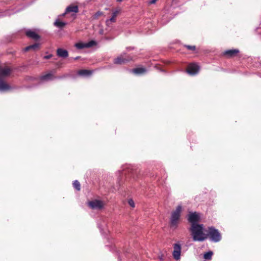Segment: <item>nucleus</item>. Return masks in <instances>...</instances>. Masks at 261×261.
Instances as JSON below:
<instances>
[{"mask_svg": "<svg viewBox=\"0 0 261 261\" xmlns=\"http://www.w3.org/2000/svg\"><path fill=\"white\" fill-rule=\"evenodd\" d=\"M80 58V57H76L74 58V60H77L78 59Z\"/></svg>", "mask_w": 261, "mask_h": 261, "instance_id": "nucleus-29", "label": "nucleus"}, {"mask_svg": "<svg viewBox=\"0 0 261 261\" xmlns=\"http://www.w3.org/2000/svg\"><path fill=\"white\" fill-rule=\"evenodd\" d=\"M199 70V66L195 63H192L189 65L187 72L191 75L196 74Z\"/></svg>", "mask_w": 261, "mask_h": 261, "instance_id": "nucleus-9", "label": "nucleus"}, {"mask_svg": "<svg viewBox=\"0 0 261 261\" xmlns=\"http://www.w3.org/2000/svg\"><path fill=\"white\" fill-rule=\"evenodd\" d=\"M132 58L126 56L125 54L121 55L114 60V63L116 64H124L132 60Z\"/></svg>", "mask_w": 261, "mask_h": 261, "instance_id": "nucleus-7", "label": "nucleus"}, {"mask_svg": "<svg viewBox=\"0 0 261 261\" xmlns=\"http://www.w3.org/2000/svg\"><path fill=\"white\" fill-rule=\"evenodd\" d=\"M79 11V8L77 6L70 5L67 7L65 12L62 14V16H65L67 13L70 12H74L76 13Z\"/></svg>", "mask_w": 261, "mask_h": 261, "instance_id": "nucleus-10", "label": "nucleus"}, {"mask_svg": "<svg viewBox=\"0 0 261 261\" xmlns=\"http://www.w3.org/2000/svg\"><path fill=\"white\" fill-rule=\"evenodd\" d=\"M119 12V10H116L113 12L112 17L110 19L107 20L106 21L107 25L110 26L111 22H115L116 21V17Z\"/></svg>", "mask_w": 261, "mask_h": 261, "instance_id": "nucleus-12", "label": "nucleus"}, {"mask_svg": "<svg viewBox=\"0 0 261 261\" xmlns=\"http://www.w3.org/2000/svg\"><path fill=\"white\" fill-rule=\"evenodd\" d=\"M193 241L202 242L208 238V234L205 233V229L203 224L191 225L189 229Z\"/></svg>", "mask_w": 261, "mask_h": 261, "instance_id": "nucleus-1", "label": "nucleus"}, {"mask_svg": "<svg viewBox=\"0 0 261 261\" xmlns=\"http://www.w3.org/2000/svg\"><path fill=\"white\" fill-rule=\"evenodd\" d=\"M26 35L30 38L34 39L35 40H38L39 39V36L35 32L32 30H28L26 32Z\"/></svg>", "mask_w": 261, "mask_h": 261, "instance_id": "nucleus-14", "label": "nucleus"}, {"mask_svg": "<svg viewBox=\"0 0 261 261\" xmlns=\"http://www.w3.org/2000/svg\"><path fill=\"white\" fill-rule=\"evenodd\" d=\"M200 220V215L196 212H190L188 216V220L191 225H198Z\"/></svg>", "mask_w": 261, "mask_h": 261, "instance_id": "nucleus-5", "label": "nucleus"}, {"mask_svg": "<svg viewBox=\"0 0 261 261\" xmlns=\"http://www.w3.org/2000/svg\"><path fill=\"white\" fill-rule=\"evenodd\" d=\"M52 55L50 54V55H47V56H45L44 57V58L45 59H50L51 57H52Z\"/></svg>", "mask_w": 261, "mask_h": 261, "instance_id": "nucleus-27", "label": "nucleus"}, {"mask_svg": "<svg viewBox=\"0 0 261 261\" xmlns=\"http://www.w3.org/2000/svg\"><path fill=\"white\" fill-rule=\"evenodd\" d=\"M208 231L206 234L210 237V240L214 242H218L221 240V235L218 229L211 226L208 228Z\"/></svg>", "mask_w": 261, "mask_h": 261, "instance_id": "nucleus-4", "label": "nucleus"}, {"mask_svg": "<svg viewBox=\"0 0 261 261\" xmlns=\"http://www.w3.org/2000/svg\"><path fill=\"white\" fill-rule=\"evenodd\" d=\"M75 47L78 49H83L84 48H86V43H77L75 44Z\"/></svg>", "mask_w": 261, "mask_h": 261, "instance_id": "nucleus-22", "label": "nucleus"}, {"mask_svg": "<svg viewBox=\"0 0 261 261\" xmlns=\"http://www.w3.org/2000/svg\"><path fill=\"white\" fill-rule=\"evenodd\" d=\"M39 46V44L36 43L34 44L27 46L25 48H24V50L25 51H28L30 49L35 50L37 48H38Z\"/></svg>", "mask_w": 261, "mask_h": 261, "instance_id": "nucleus-17", "label": "nucleus"}, {"mask_svg": "<svg viewBox=\"0 0 261 261\" xmlns=\"http://www.w3.org/2000/svg\"><path fill=\"white\" fill-rule=\"evenodd\" d=\"M239 52V50L238 49H229L226 50L224 54L229 57H232L236 56Z\"/></svg>", "mask_w": 261, "mask_h": 261, "instance_id": "nucleus-13", "label": "nucleus"}, {"mask_svg": "<svg viewBox=\"0 0 261 261\" xmlns=\"http://www.w3.org/2000/svg\"><path fill=\"white\" fill-rule=\"evenodd\" d=\"M11 69L8 67L0 66V92H5L11 89V87L3 81V79L9 75Z\"/></svg>", "mask_w": 261, "mask_h": 261, "instance_id": "nucleus-2", "label": "nucleus"}, {"mask_svg": "<svg viewBox=\"0 0 261 261\" xmlns=\"http://www.w3.org/2000/svg\"><path fill=\"white\" fill-rule=\"evenodd\" d=\"M122 1H123V0H117V1H118V2H122Z\"/></svg>", "mask_w": 261, "mask_h": 261, "instance_id": "nucleus-30", "label": "nucleus"}, {"mask_svg": "<svg viewBox=\"0 0 261 261\" xmlns=\"http://www.w3.org/2000/svg\"><path fill=\"white\" fill-rule=\"evenodd\" d=\"M182 209V206L179 205L176 207L175 210L171 213L170 218V225L171 227L174 228L177 227L181 216Z\"/></svg>", "mask_w": 261, "mask_h": 261, "instance_id": "nucleus-3", "label": "nucleus"}, {"mask_svg": "<svg viewBox=\"0 0 261 261\" xmlns=\"http://www.w3.org/2000/svg\"><path fill=\"white\" fill-rule=\"evenodd\" d=\"M102 14L103 13L102 12L98 11L93 15V17L94 18H96L99 16L102 15Z\"/></svg>", "mask_w": 261, "mask_h": 261, "instance_id": "nucleus-25", "label": "nucleus"}, {"mask_svg": "<svg viewBox=\"0 0 261 261\" xmlns=\"http://www.w3.org/2000/svg\"><path fill=\"white\" fill-rule=\"evenodd\" d=\"M67 24V23L63 21H61L59 19H57L54 22V25L59 28H62Z\"/></svg>", "mask_w": 261, "mask_h": 261, "instance_id": "nucleus-18", "label": "nucleus"}, {"mask_svg": "<svg viewBox=\"0 0 261 261\" xmlns=\"http://www.w3.org/2000/svg\"><path fill=\"white\" fill-rule=\"evenodd\" d=\"M213 254L212 251H209L204 254L203 257L205 259L210 260L211 259Z\"/></svg>", "mask_w": 261, "mask_h": 261, "instance_id": "nucleus-20", "label": "nucleus"}, {"mask_svg": "<svg viewBox=\"0 0 261 261\" xmlns=\"http://www.w3.org/2000/svg\"><path fill=\"white\" fill-rule=\"evenodd\" d=\"M181 245L179 243H177L174 244L173 245V256L174 258L178 260L180 258V254H181Z\"/></svg>", "mask_w": 261, "mask_h": 261, "instance_id": "nucleus-6", "label": "nucleus"}, {"mask_svg": "<svg viewBox=\"0 0 261 261\" xmlns=\"http://www.w3.org/2000/svg\"><path fill=\"white\" fill-rule=\"evenodd\" d=\"M128 203L131 207H135V202L133 199H129L128 201Z\"/></svg>", "mask_w": 261, "mask_h": 261, "instance_id": "nucleus-24", "label": "nucleus"}, {"mask_svg": "<svg viewBox=\"0 0 261 261\" xmlns=\"http://www.w3.org/2000/svg\"><path fill=\"white\" fill-rule=\"evenodd\" d=\"M158 0H151L149 2V4H154L155 3V2L157 1Z\"/></svg>", "mask_w": 261, "mask_h": 261, "instance_id": "nucleus-28", "label": "nucleus"}, {"mask_svg": "<svg viewBox=\"0 0 261 261\" xmlns=\"http://www.w3.org/2000/svg\"><path fill=\"white\" fill-rule=\"evenodd\" d=\"M74 188L77 191H80L81 189V185L80 182L77 180H74L73 183Z\"/></svg>", "mask_w": 261, "mask_h": 261, "instance_id": "nucleus-21", "label": "nucleus"}, {"mask_svg": "<svg viewBox=\"0 0 261 261\" xmlns=\"http://www.w3.org/2000/svg\"><path fill=\"white\" fill-rule=\"evenodd\" d=\"M92 71L84 69L79 70L78 72V74L79 75L83 76H88L92 74Z\"/></svg>", "mask_w": 261, "mask_h": 261, "instance_id": "nucleus-16", "label": "nucleus"}, {"mask_svg": "<svg viewBox=\"0 0 261 261\" xmlns=\"http://www.w3.org/2000/svg\"><path fill=\"white\" fill-rule=\"evenodd\" d=\"M57 55L59 57L66 58L68 56V52L66 49L61 48H59L57 50Z\"/></svg>", "mask_w": 261, "mask_h": 261, "instance_id": "nucleus-11", "label": "nucleus"}, {"mask_svg": "<svg viewBox=\"0 0 261 261\" xmlns=\"http://www.w3.org/2000/svg\"><path fill=\"white\" fill-rule=\"evenodd\" d=\"M185 47L189 50H195V46L194 45H185Z\"/></svg>", "mask_w": 261, "mask_h": 261, "instance_id": "nucleus-26", "label": "nucleus"}, {"mask_svg": "<svg viewBox=\"0 0 261 261\" xmlns=\"http://www.w3.org/2000/svg\"><path fill=\"white\" fill-rule=\"evenodd\" d=\"M53 74L51 73H48L44 75L41 77L42 81H48L53 79Z\"/></svg>", "mask_w": 261, "mask_h": 261, "instance_id": "nucleus-19", "label": "nucleus"}, {"mask_svg": "<svg viewBox=\"0 0 261 261\" xmlns=\"http://www.w3.org/2000/svg\"><path fill=\"white\" fill-rule=\"evenodd\" d=\"M88 205L93 210H100L103 206L102 201L99 200H94L88 202Z\"/></svg>", "mask_w": 261, "mask_h": 261, "instance_id": "nucleus-8", "label": "nucleus"}, {"mask_svg": "<svg viewBox=\"0 0 261 261\" xmlns=\"http://www.w3.org/2000/svg\"><path fill=\"white\" fill-rule=\"evenodd\" d=\"M102 32H103V31H102V30L100 31V34H102Z\"/></svg>", "mask_w": 261, "mask_h": 261, "instance_id": "nucleus-31", "label": "nucleus"}, {"mask_svg": "<svg viewBox=\"0 0 261 261\" xmlns=\"http://www.w3.org/2000/svg\"><path fill=\"white\" fill-rule=\"evenodd\" d=\"M96 44V42L94 41H90L87 43H86V48H89L92 47V46Z\"/></svg>", "mask_w": 261, "mask_h": 261, "instance_id": "nucleus-23", "label": "nucleus"}, {"mask_svg": "<svg viewBox=\"0 0 261 261\" xmlns=\"http://www.w3.org/2000/svg\"><path fill=\"white\" fill-rule=\"evenodd\" d=\"M146 71L147 70L143 67L136 68L130 70V72L136 74H141L146 72Z\"/></svg>", "mask_w": 261, "mask_h": 261, "instance_id": "nucleus-15", "label": "nucleus"}]
</instances>
